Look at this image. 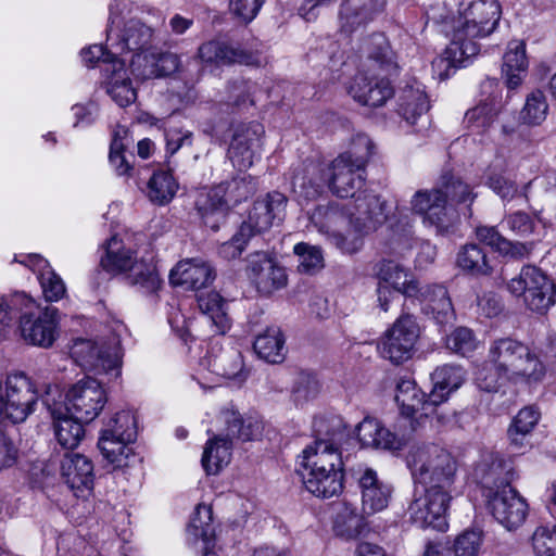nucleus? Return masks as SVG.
Returning <instances> with one entry per match:
<instances>
[{
    "label": "nucleus",
    "instance_id": "obj_1",
    "mask_svg": "<svg viewBox=\"0 0 556 556\" xmlns=\"http://www.w3.org/2000/svg\"><path fill=\"white\" fill-rule=\"evenodd\" d=\"M407 465L415 483L424 488L408 506L412 521L421 528L445 531L447 508L456 493L457 460L447 450L430 443L413 446Z\"/></svg>",
    "mask_w": 556,
    "mask_h": 556
},
{
    "label": "nucleus",
    "instance_id": "obj_2",
    "mask_svg": "<svg viewBox=\"0 0 556 556\" xmlns=\"http://www.w3.org/2000/svg\"><path fill=\"white\" fill-rule=\"evenodd\" d=\"M501 14L498 0L459 1L451 42L432 62V68L441 79L447 78L457 67L466 66L467 61L478 54L476 39L491 35Z\"/></svg>",
    "mask_w": 556,
    "mask_h": 556
},
{
    "label": "nucleus",
    "instance_id": "obj_3",
    "mask_svg": "<svg viewBox=\"0 0 556 556\" xmlns=\"http://www.w3.org/2000/svg\"><path fill=\"white\" fill-rule=\"evenodd\" d=\"M545 367L539 357L522 342L511 338L492 341L488 362L476 372V381L481 390L493 392L502 381L538 382L543 379Z\"/></svg>",
    "mask_w": 556,
    "mask_h": 556
},
{
    "label": "nucleus",
    "instance_id": "obj_4",
    "mask_svg": "<svg viewBox=\"0 0 556 556\" xmlns=\"http://www.w3.org/2000/svg\"><path fill=\"white\" fill-rule=\"evenodd\" d=\"M216 422L219 434L206 442L202 465L208 475L217 473L231 458L232 439L243 442L257 439L262 434V422L254 418L242 419L232 407L220 410Z\"/></svg>",
    "mask_w": 556,
    "mask_h": 556
},
{
    "label": "nucleus",
    "instance_id": "obj_5",
    "mask_svg": "<svg viewBox=\"0 0 556 556\" xmlns=\"http://www.w3.org/2000/svg\"><path fill=\"white\" fill-rule=\"evenodd\" d=\"M388 202L380 195L359 194L349 206L350 229L346 233L339 230L329 241L343 253H356L363 245V237L388 220Z\"/></svg>",
    "mask_w": 556,
    "mask_h": 556
},
{
    "label": "nucleus",
    "instance_id": "obj_6",
    "mask_svg": "<svg viewBox=\"0 0 556 556\" xmlns=\"http://www.w3.org/2000/svg\"><path fill=\"white\" fill-rule=\"evenodd\" d=\"M123 325H117L108 338L99 340L76 339L71 348L74 361L84 369L105 376L108 381L116 380L122 375L124 352L121 344Z\"/></svg>",
    "mask_w": 556,
    "mask_h": 556
},
{
    "label": "nucleus",
    "instance_id": "obj_7",
    "mask_svg": "<svg viewBox=\"0 0 556 556\" xmlns=\"http://www.w3.org/2000/svg\"><path fill=\"white\" fill-rule=\"evenodd\" d=\"M475 197L467 184L451 176L444 180L442 188L417 191L410 200V206L414 213L422 216L424 224L442 231L447 228L450 222L447 200L471 203Z\"/></svg>",
    "mask_w": 556,
    "mask_h": 556
},
{
    "label": "nucleus",
    "instance_id": "obj_8",
    "mask_svg": "<svg viewBox=\"0 0 556 556\" xmlns=\"http://www.w3.org/2000/svg\"><path fill=\"white\" fill-rule=\"evenodd\" d=\"M102 267L112 273H128L131 285L140 287L146 292H155L161 280L152 257L137 258L136 252L117 236L111 237L105 244V254L101 257Z\"/></svg>",
    "mask_w": 556,
    "mask_h": 556
},
{
    "label": "nucleus",
    "instance_id": "obj_9",
    "mask_svg": "<svg viewBox=\"0 0 556 556\" xmlns=\"http://www.w3.org/2000/svg\"><path fill=\"white\" fill-rule=\"evenodd\" d=\"M11 306L20 308L18 331L30 345L50 348L59 336V312L55 307H41L25 293H13Z\"/></svg>",
    "mask_w": 556,
    "mask_h": 556
},
{
    "label": "nucleus",
    "instance_id": "obj_10",
    "mask_svg": "<svg viewBox=\"0 0 556 556\" xmlns=\"http://www.w3.org/2000/svg\"><path fill=\"white\" fill-rule=\"evenodd\" d=\"M256 190V184L251 175H239L231 181L210 189L199 194L197 199L198 212L205 224L213 230H217L225 222L228 211V202L235 203L247 199Z\"/></svg>",
    "mask_w": 556,
    "mask_h": 556
},
{
    "label": "nucleus",
    "instance_id": "obj_11",
    "mask_svg": "<svg viewBox=\"0 0 556 556\" xmlns=\"http://www.w3.org/2000/svg\"><path fill=\"white\" fill-rule=\"evenodd\" d=\"M507 290L521 298L527 308L539 314H545L556 302L554 280L532 265L523 266L519 275L508 281Z\"/></svg>",
    "mask_w": 556,
    "mask_h": 556
},
{
    "label": "nucleus",
    "instance_id": "obj_12",
    "mask_svg": "<svg viewBox=\"0 0 556 556\" xmlns=\"http://www.w3.org/2000/svg\"><path fill=\"white\" fill-rule=\"evenodd\" d=\"M38 394L33 381L23 372L11 374L0 394V417L23 422L34 413Z\"/></svg>",
    "mask_w": 556,
    "mask_h": 556
},
{
    "label": "nucleus",
    "instance_id": "obj_13",
    "mask_svg": "<svg viewBox=\"0 0 556 556\" xmlns=\"http://www.w3.org/2000/svg\"><path fill=\"white\" fill-rule=\"evenodd\" d=\"M149 14L155 17V23L144 22L138 17H130L123 26H110L106 29V45L117 54L125 52L137 53L150 48L154 39V27L163 22L155 10Z\"/></svg>",
    "mask_w": 556,
    "mask_h": 556
},
{
    "label": "nucleus",
    "instance_id": "obj_14",
    "mask_svg": "<svg viewBox=\"0 0 556 556\" xmlns=\"http://www.w3.org/2000/svg\"><path fill=\"white\" fill-rule=\"evenodd\" d=\"M108 401L102 384L94 378H84L74 383L66 392L63 409L76 419L90 422L99 416Z\"/></svg>",
    "mask_w": 556,
    "mask_h": 556
},
{
    "label": "nucleus",
    "instance_id": "obj_15",
    "mask_svg": "<svg viewBox=\"0 0 556 556\" xmlns=\"http://www.w3.org/2000/svg\"><path fill=\"white\" fill-rule=\"evenodd\" d=\"M419 326L414 316H400L388 329L378 345L380 355L394 364H401L413 355L419 338Z\"/></svg>",
    "mask_w": 556,
    "mask_h": 556
},
{
    "label": "nucleus",
    "instance_id": "obj_16",
    "mask_svg": "<svg viewBox=\"0 0 556 556\" xmlns=\"http://www.w3.org/2000/svg\"><path fill=\"white\" fill-rule=\"evenodd\" d=\"M494 485L496 490L488 495V507L493 517L507 530L520 527L527 518L528 504L509 485L508 480L500 483L494 481ZM490 490H492L491 486Z\"/></svg>",
    "mask_w": 556,
    "mask_h": 556
},
{
    "label": "nucleus",
    "instance_id": "obj_17",
    "mask_svg": "<svg viewBox=\"0 0 556 556\" xmlns=\"http://www.w3.org/2000/svg\"><path fill=\"white\" fill-rule=\"evenodd\" d=\"M55 396L62 399L58 387H49L46 395L42 397V403L52 417L53 431L58 444L65 450H74L85 437L83 426L85 420L76 419L73 414L66 413L63 409V404L58 402Z\"/></svg>",
    "mask_w": 556,
    "mask_h": 556
},
{
    "label": "nucleus",
    "instance_id": "obj_18",
    "mask_svg": "<svg viewBox=\"0 0 556 556\" xmlns=\"http://www.w3.org/2000/svg\"><path fill=\"white\" fill-rule=\"evenodd\" d=\"M329 172V189L333 194L339 198L352 197L354 200L359 195L356 192L363 187L366 173L362 162L353 161L349 154H340L330 163Z\"/></svg>",
    "mask_w": 556,
    "mask_h": 556
},
{
    "label": "nucleus",
    "instance_id": "obj_19",
    "mask_svg": "<svg viewBox=\"0 0 556 556\" xmlns=\"http://www.w3.org/2000/svg\"><path fill=\"white\" fill-rule=\"evenodd\" d=\"M247 274L256 290L264 295L273 294L288 282L286 269L266 252L249 255Z\"/></svg>",
    "mask_w": 556,
    "mask_h": 556
},
{
    "label": "nucleus",
    "instance_id": "obj_20",
    "mask_svg": "<svg viewBox=\"0 0 556 556\" xmlns=\"http://www.w3.org/2000/svg\"><path fill=\"white\" fill-rule=\"evenodd\" d=\"M287 203V197L278 191L257 199L249 212L248 219L241 225V233H260L279 225L286 217Z\"/></svg>",
    "mask_w": 556,
    "mask_h": 556
},
{
    "label": "nucleus",
    "instance_id": "obj_21",
    "mask_svg": "<svg viewBox=\"0 0 556 556\" xmlns=\"http://www.w3.org/2000/svg\"><path fill=\"white\" fill-rule=\"evenodd\" d=\"M180 63L178 54L150 47L134 53L130 71L139 80L154 79L174 74L179 70Z\"/></svg>",
    "mask_w": 556,
    "mask_h": 556
},
{
    "label": "nucleus",
    "instance_id": "obj_22",
    "mask_svg": "<svg viewBox=\"0 0 556 556\" xmlns=\"http://www.w3.org/2000/svg\"><path fill=\"white\" fill-rule=\"evenodd\" d=\"M384 7L386 0H343L338 16L340 31L346 36H362Z\"/></svg>",
    "mask_w": 556,
    "mask_h": 556
},
{
    "label": "nucleus",
    "instance_id": "obj_23",
    "mask_svg": "<svg viewBox=\"0 0 556 556\" xmlns=\"http://www.w3.org/2000/svg\"><path fill=\"white\" fill-rule=\"evenodd\" d=\"M119 420L126 428L122 438L114 437V430L111 428H103L98 442L101 454L115 468L128 466L129 456H134L130 444L136 440V430L131 417L123 415Z\"/></svg>",
    "mask_w": 556,
    "mask_h": 556
},
{
    "label": "nucleus",
    "instance_id": "obj_24",
    "mask_svg": "<svg viewBox=\"0 0 556 556\" xmlns=\"http://www.w3.org/2000/svg\"><path fill=\"white\" fill-rule=\"evenodd\" d=\"M61 478L77 497H86L93 488L92 460L84 454L66 453L60 464Z\"/></svg>",
    "mask_w": 556,
    "mask_h": 556
},
{
    "label": "nucleus",
    "instance_id": "obj_25",
    "mask_svg": "<svg viewBox=\"0 0 556 556\" xmlns=\"http://www.w3.org/2000/svg\"><path fill=\"white\" fill-rule=\"evenodd\" d=\"M263 127L257 123L241 124L233 131L228 157L238 170H245L254 163Z\"/></svg>",
    "mask_w": 556,
    "mask_h": 556
},
{
    "label": "nucleus",
    "instance_id": "obj_26",
    "mask_svg": "<svg viewBox=\"0 0 556 556\" xmlns=\"http://www.w3.org/2000/svg\"><path fill=\"white\" fill-rule=\"evenodd\" d=\"M349 93L361 104L381 106L393 96L394 91L390 80L386 77L358 73L349 87Z\"/></svg>",
    "mask_w": 556,
    "mask_h": 556
},
{
    "label": "nucleus",
    "instance_id": "obj_27",
    "mask_svg": "<svg viewBox=\"0 0 556 556\" xmlns=\"http://www.w3.org/2000/svg\"><path fill=\"white\" fill-rule=\"evenodd\" d=\"M416 298L420 302L421 312L438 325L443 326L453 323L455 312L444 286H419V293Z\"/></svg>",
    "mask_w": 556,
    "mask_h": 556
},
{
    "label": "nucleus",
    "instance_id": "obj_28",
    "mask_svg": "<svg viewBox=\"0 0 556 556\" xmlns=\"http://www.w3.org/2000/svg\"><path fill=\"white\" fill-rule=\"evenodd\" d=\"M215 279L213 267L202 258H189L179 262L169 274V280L175 286L200 290Z\"/></svg>",
    "mask_w": 556,
    "mask_h": 556
},
{
    "label": "nucleus",
    "instance_id": "obj_29",
    "mask_svg": "<svg viewBox=\"0 0 556 556\" xmlns=\"http://www.w3.org/2000/svg\"><path fill=\"white\" fill-rule=\"evenodd\" d=\"M212 509L207 505L199 504L187 527V541L199 546L203 556H217L215 547V531L212 525Z\"/></svg>",
    "mask_w": 556,
    "mask_h": 556
},
{
    "label": "nucleus",
    "instance_id": "obj_30",
    "mask_svg": "<svg viewBox=\"0 0 556 556\" xmlns=\"http://www.w3.org/2000/svg\"><path fill=\"white\" fill-rule=\"evenodd\" d=\"M425 393L416 386L413 380L402 379L397 383L395 401L400 406L402 420L401 426L410 427V433L422 428L424 424L418 425L416 418L424 413Z\"/></svg>",
    "mask_w": 556,
    "mask_h": 556
},
{
    "label": "nucleus",
    "instance_id": "obj_31",
    "mask_svg": "<svg viewBox=\"0 0 556 556\" xmlns=\"http://www.w3.org/2000/svg\"><path fill=\"white\" fill-rule=\"evenodd\" d=\"M357 438L363 446L390 451L401 450L409 438V433L401 435L384 428L375 418H364L357 426Z\"/></svg>",
    "mask_w": 556,
    "mask_h": 556
},
{
    "label": "nucleus",
    "instance_id": "obj_32",
    "mask_svg": "<svg viewBox=\"0 0 556 556\" xmlns=\"http://www.w3.org/2000/svg\"><path fill=\"white\" fill-rule=\"evenodd\" d=\"M378 286L388 288L405 296L413 298L419 293V282L414 275L401 264L384 260L379 263Z\"/></svg>",
    "mask_w": 556,
    "mask_h": 556
},
{
    "label": "nucleus",
    "instance_id": "obj_33",
    "mask_svg": "<svg viewBox=\"0 0 556 556\" xmlns=\"http://www.w3.org/2000/svg\"><path fill=\"white\" fill-rule=\"evenodd\" d=\"M302 465L305 471H342L343 463L333 443L317 439L303 451Z\"/></svg>",
    "mask_w": 556,
    "mask_h": 556
},
{
    "label": "nucleus",
    "instance_id": "obj_34",
    "mask_svg": "<svg viewBox=\"0 0 556 556\" xmlns=\"http://www.w3.org/2000/svg\"><path fill=\"white\" fill-rule=\"evenodd\" d=\"M362 492V509L365 515L383 510L391 496V489L377 477L376 471L366 468L358 479Z\"/></svg>",
    "mask_w": 556,
    "mask_h": 556
},
{
    "label": "nucleus",
    "instance_id": "obj_35",
    "mask_svg": "<svg viewBox=\"0 0 556 556\" xmlns=\"http://www.w3.org/2000/svg\"><path fill=\"white\" fill-rule=\"evenodd\" d=\"M103 73L105 75L106 92L117 105L124 108L135 102L137 91L128 77L123 61L108 63Z\"/></svg>",
    "mask_w": 556,
    "mask_h": 556
},
{
    "label": "nucleus",
    "instance_id": "obj_36",
    "mask_svg": "<svg viewBox=\"0 0 556 556\" xmlns=\"http://www.w3.org/2000/svg\"><path fill=\"white\" fill-rule=\"evenodd\" d=\"M193 59L202 65V68L235 63L249 64L247 53L218 40H208L200 45Z\"/></svg>",
    "mask_w": 556,
    "mask_h": 556
},
{
    "label": "nucleus",
    "instance_id": "obj_37",
    "mask_svg": "<svg viewBox=\"0 0 556 556\" xmlns=\"http://www.w3.org/2000/svg\"><path fill=\"white\" fill-rule=\"evenodd\" d=\"M200 368L207 370L215 377L232 379L242 369L240 353L235 350L224 351L218 344H214L206 355L200 361Z\"/></svg>",
    "mask_w": 556,
    "mask_h": 556
},
{
    "label": "nucleus",
    "instance_id": "obj_38",
    "mask_svg": "<svg viewBox=\"0 0 556 556\" xmlns=\"http://www.w3.org/2000/svg\"><path fill=\"white\" fill-rule=\"evenodd\" d=\"M428 96L420 87H409L399 97L397 113L408 124L417 125L421 122L425 127L428 123L426 113L429 111Z\"/></svg>",
    "mask_w": 556,
    "mask_h": 556
},
{
    "label": "nucleus",
    "instance_id": "obj_39",
    "mask_svg": "<svg viewBox=\"0 0 556 556\" xmlns=\"http://www.w3.org/2000/svg\"><path fill=\"white\" fill-rule=\"evenodd\" d=\"M350 204L346 205L345 211L338 204L318 205L308 212L309 225L329 240L332 235L346 226Z\"/></svg>",
    "mask_w": 556,
    "mask_h": 556
},
{
    "label": "nucleus",
    "instance_id": "obj_40",
    "mask_svg": "<svg viewBox=\"0 0 556 556\" xmlns=\"http://www.w3.org/2000/svg\"><path fill=\"white\" fill-rule=\"evenodd\" d=\"M22 263L37 273L42 293L47 301L55 302L64 296L66 292L65 283L52 269L47 260L40 255L34 254L27 256V261H23Z\"/></svg>",
    "mask_w": 556,
    "mask_h": 556
},
{
    "label": "nucleus",
    "instance_id": "obj_41",
    "mask_svg": "<svg viewBox=\"0 0 556 556\" xmlns=\"http://www.w3.org/2000/svg\"><path fill=\"white\" fill-rule=\"evenodd\" d=\"M198 306L216 333L224 334L230 329L228 303L218 292L210 291L199 294Z\"/></svg>",
    "mask_w": 556,
    "mask_h": 556
},
{
    "label": "nucleus",
    "instance_id": "obj_42",
    "mask_svg": "<svg viewBox=\"0 0 556 556\" xmlns=\"http://www.w3.org/2000/svg\"><path fill=\"white\" fill-rule=\"evenodd\" d=\"M528 68L526 45L515 40L508 43L503 58L502 73L509 89L519 87Z\"/></svg>",
    "mask_w": 556,
    "mask_h": 556
},
{
    "label": "nucleus",
    "instance_id": "obj_43",
    "mask_svg": "<svg viewBox=\"0 0 556 556\" xmlns=\"http://www.w3.org/2000/svg\"><path fill=\"white\" fill-rule=\"evenodd\" d=\"M305 489L320 498H330L341 494L343 490L342 471H305L303 476Z\"/></svg>",
    "mask_w": 556,
    "mask_h": 556
},
{
    "label": "nucleus",
    "instance_id": "obj_44",
    "mask_svg": "<svg viewBox=\"0 0 556 556\" xmlns=\"http://www.w3.org/2000/svg\"><path fill=\"white\" fill-rule=\"evenodd\" d=\"M540 413L533 406L520 409L507 430L510 445L516 450L529 446L532 431L538 425Z\"/></svg>",
    "mask_w": 556,
    "mask_h": 556
},
{
    "label": "nucleus",
    "instance_id": "obj_45",
    "mask_svg": "<svg viewBox=\"0 0 556 556\" xmlns=\"http://www.w3.org/2000/svg\"><path fill=\"white\" fill-rule=\"evenodd\" d=\"M365 527L364 517L357 514L354 506L348 503L338 505L332 523V530L337 536L344 540L356 539Z\"/></svg>",
    "mask_w": 556,
    "mask_h": 556
},
{
    "label": "nucleus",
    "instance_id": "obj_46",
    "mask_svg": "<svg viewBox=\"0 0 556 556\" xmlns=\"http://www.w3.org/2000/svg\"><path fill=\"white\" fill-rule=\"evenodd\" d=\"M257 355L273 364L282 362L285 357V338L277 327L267 328L254 341Z\"/></svg>",
    "mask_w": 556,
    "mask_h": 556
},
{
    "label": "nucleus",
    "instance_id": "obj_47",
    "mask_svg": "<svg viewBox=\"0 0 556 556\" xmlns=\"http://www.w3.org/2000/svg\"><path fill=\"white\" fill-rule=\"evenodd\" d=\"M457 265L472 276H486L492 271L490 261L478 244H466L457 255Z\"/></svg>",
    "mask_w": 556,
    "mask_h": 556
},
{
    "label": "nucleus",
    "instance_id": "obj_48",
    "mask_svg": "<svg viewBox=\"0 0 556 556\" xmlns=\"http://www.w3.org/2000/svg\"><path fill=\"white\" fill-rule=\"evenodd\" d=\"M178 190V184L170 172L160 170L148 182V197L159 205L167 204Z\"/></svg>",
    "mask_w": 556,
    "mask_h": 556
},
{
    "label": "nucleus",
    "instance_id": "obj_49",
    "mask_svg": "<svg viewBox=\"0 0 556 556\" xmlns=\"http://www.w3.org/2000/svg\"><path fill=\"white\" fill-rule=\"evenodd\" d=\"M497 114L498 105L495 102H482L466 112L464 123L470 131L481 134L492 126Z\"/></svg>",
    "mask_w": 556,
    "mask_h": 556
},
{
    "label": "nucleus",
    "instance_id": "obj_50",
    "mask_svg": "<svg viewBox=\"0 0 556 556\" xmlns=\"http://www.w3.org/2000/svg\"><path fill=\"white\" fill-rule=\"evenodd\" d=\"M548 112V104L546 97L543 91L534 90L530 92L527 98L523 108L520 111V122L528 126L541 125Z\"/></svg>",
    "mask_w": 556,
    "mask_h": 556
},
{
    "label": "nucleus",
    "instance_id": "obj_51",
    "mask_svg": "<svg viewBox=\"0 0 556 556\" xmlns=\"http://www.w3.org/2000/svg\"><path fill=\"white\" fill-rule=\"evenodd\" d=\"M359 50L368 59L381 65L391 63L392 51L387 38L381 33H374L366 38H362Z\"/></svg>",
    "mask_w": 556,
    "mask_h": 556
},
{
    "label": "nucleus",
    "instance_id": "obj_52",
    "mask_svg": "<svg viewBox=\"0 0 556 556\" xmlns=\"http://www.w3.org/2000/svg\"><path fill=\"white\" fill-rule=\"evenodd\" d=\"M448 395V391L433 383L431 392L424 397V413H420V416L416 418V422L418 425L425 424L426 419L430 415H435L440 424H445L452 417V414H444L439 409V406L447 401Z\"/></svg>",
    "mask_w": 556,
    "mask_h": 556
},
{
    "label": "nucleus",
    "instance_id": "obj_53",
    "mask_svg": "<svg viewBox=\"0 0 556 556\" xmlns=\"http://www.w3.org/2000/svg\"><path fill=\"white\" fill-rule=\"evenodd\" d=\"M319 390V382L313 374L300 372L292 388V400L295 405L302 406L316 399Z\"/></svg>",
    "mask_w": 556,
    "mask_h": 556
},
{
    "label": "nucleus",
    "instance_id": "obj_54",
    "mask_svg": "<svg viewBox=\"0 0 556 556\" xmlns=\"http://www.w3.org/2000/svg\"><path fill=\"white\" fill-rule=\"evenodd\" d=\"M294 254L299 256V270L301 273H314L324 266V256L320 248L300 242L293 248Z\"/></svg>",
    "mask_w": 556,
    "mask_h": 556
},
{
    "label": "nucleus",
    "instance_id": "obj_55",
    "mask_svg": "<svg viewBox=\"0 0 556 556\" xmlns=\"http://www.w3.org/2000/svg\"><path fill=\"white\" fill-rule=\"evenodd\" d=\"M535 556H556V525L540 526L532 534Z\"/></svg>",
    "mask_w": 556,
    "mask_h": 556
},
{
    "label": "nucleus",
    "instance_id": "obj_56",
    "mask_svg": "<svg viewBox=\"0 0 556 556\" xmlns=\"http://www.w3.org/2000/svg\"><path fill=\"white\" fill-rule=\"evenodd\" d=\"M483 542V533L479 529L466 530L456 536L453 544L455 556H478Z\"/></svg>",
    "mask_w": 556,
    "mask_h": 556
},
{
    "label": "nucleus",
    "instance_id": "obj_57",
    "mask_svg": "<svg viewBox=\"0 0 556 556\" xmlns=\"http://www.w3.org/2000/svg\"><path fill=\"white\" fill-rule=\"evenodd\" d=\"M431 379L435 386H440L451 393L464 382L465 371L460 366L444 365L433 371Z\"/></svg>",
    "mask_w": 556,
    "mask_h": 556
},
{
    "label": "nucleus",
    "instance_id": "obj_58",
    "mask_svg": "<svg viewBox=\"0 0 556 556\" xmlns=\"http://www.w3.org/2000/svg\"><path fill=\"white\" fill-rule=\"evenodd\" d=\"M446 346L455 353L467 355L477 349L478 341L469 328L458 327L447 337Z\"/></svg>",
    "mask_w": 556,
    "mask_h": 556
},
{
    "label": "nucleus",
    "instance_id": "obj_59",
    "mask_svg": "<svg viewBox=\"0 0 556 556\" xmlns=\"http://www.w3.org/2000/svg\"><path fill=\"white\" fill-rule=\"evenodd\" d=\"M486 185L491 188L503 201H510L518 194V187L516 182L506 177L502 172H497L494 167L490 168L488 174Z\"/></svg>",
    "mask_w": 556,
    "mask_h": 556
},
{
    "label": "nucleus",
    "instance_id": "obj_60",
    "mask_svg": "<svg viewBox=\"0 0 556 556\" xmlns=\"http://www.w3.org/2000/svg\"><path fill=\"white\" fill-rule=\"evenodd\" d=\"M503 224L516 236L527 238L534 232L535 220L526 212L516 211L505 215Z\"/></svg>",
    "mask_w": 556,
    "mask_h": 556
},
{
    "label": "nucleus",
    "instance_id": "obj_61",
    "mask_svg": "<svg viewBox=\"0 0 556 556\" xmlns=\"http://www.w3.org/2000/svg\"><path fill=\"white\" fill-rule=\"evenodd\" d=\"M476 236L480 242L491 247L500 253L511 250V241L503 237L494 226L477 227Z\"/></svg>",
    "mask_w": 556,
    "mask_h": 556
},
{
    "label": "nucleus",
    "instance_id": "obj_62",
    "mask_svg": "<svg viewBox=\"0 0 556 556\" xmlns=\"http://www.w3.org/2000/svg\"><path fill=\"white\" fill-rule=\"evenodd\" d=\"M117 53L106 46L104 49L101 45H93L81 50L83 61L87 66H93L97 63L102 64V71L106 67L108 63L119 61L116 58Z\"/></svg>",
    "mask_w": 556,
    "mask_h": 556
},
{
    "label": "nucleus",
    "instance_id": "obj_63",
    "mask_svg": "<svg viewBox=\"0 0 556 556\" xmlns=\"http://www.w3.org/2000/svg\"><path fill=\"white\" fill-rule=\"evenodd\" d=\"M374 142L365 134H357L351 142L350 149L343 154H349L353 161L362 162L366 166L368 160L374 153Z\"/></svg>",
    "mask_w": 556,
    "mask_h": 556
},
{
    "label": "nucleus",
    "instance_id": "obj_64",
    "mask_svg": "<svg viewBox=\"0 0 556 556\" xmlns=\"http://www.w3.org/2000/svg\"><path fill=\"white\" fill-rule=\"evenodd\" d=\"M166 153L175 154L180 148L192 144V132L177 126H169L165 130Z\"/></svg>",
    "mask_w": 556,
    "mask_h": 556
}]
</instances>
